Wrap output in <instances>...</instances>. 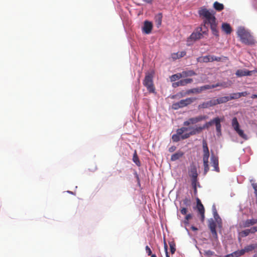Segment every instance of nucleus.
<instances>
[{"label": "nucleus", "instance_id": "obj_47", "mask_svg": "<svg viewBox=\"0 0 257 257\" xmlns=\"http://www.w3.org/2000/svg\"><path fill=\"white\" fill-rule=\"evenodd\" d=\"M213 215H214V218L215 219V220L218 221V219H219L220 220H221V218L219 217L216 210L215 209L214 211H213Z\"/></svg>", "mask_w": 257, "mask_h": 257}, {"label": "nucleus", "instance_id": "obj_38", "mask_svg": "<svg viewBox=\"0 0 257 257\" xmlns=\"http://www.w3.org/2000/svg\"><path fill=\"white\" fill-rule=\"evenodd\" d=\"M211 239L214 241H218V236L216 230L211 231Z\"/></svg>", "mask_w": 257, "mask_h": 257}, {"label": "nucleus", "instance_id": "obj_20", "mask_svg": "<svg viewBox=\"0 0 257 257\" xmlns=\"http://www.w3.org/2000/svg\"><path fill=\"white\" fill-rule=\"evenodd\" d=\"M222 30L226 34H230L232 31V28L227 23H223L221 26Z\"/></svg>", "mask_w": 257, "mask_h": 257}, {"label": "nucleus", "instance_id": "obj_5", "mask_svg": "<svg viewBox=\"0 0 257 257\" xmlns=\"http://www.w3.org/2000/svg\"><path fill=\"white\" fill-rule=\"evenodd\" d=\"M208 29L207 28L204 29L203 27L201 26L195 29V31L193 32L190 37L187 39V45H190V42L193 41H195L201 39L203 35H207Z\"/></svg>", "mask_w": 257, "mask_h": 257}, {"label": "nucleus", "instance_id": "obj_13", "mask_svg": "<svg viewBox=\"0 0 257 257\" xmlns=\"http://www.w3.org/2000/svg\"><path fill=\"white\" fill-rule=\"evenodd\" d=\"M187 212H188L187 208H186V207H181V208H180L181 213L183 215H186L185 219L184 220V223L186 225L189 224V221L192 218V214L191 213H189V214H187Z\"/></svg>", "mask_w": 257, "mask_h": 257}, {"label": "nucleus", "instance_id": "obj_46", "mask_svg": "<svg viewBox=\"0 0 257 257\" xmlns=\"http://www.w3.org/2000/svg\"><path fill=\"white\" fill-rule=\"evenodd\" d=\"M214 252L210 250H205L204 251V254L208 256H210L212 255H213Z\"/></svg>", "mask_w": 257, "mask_h": 257}, {"label": "nucleus", "instance_id": "obj_64", "mask_svg": "<svg viewBox=\"0 0 257 257\" xmlns=\"http://www.w3.org/2000/svg\"><path fill=\"white\" fill-rule=\"evenodd\" d=\"M151 257H157L156 255L155 254H153L151 255Z\"/></svg>", "mask_w": 257, "mask_h": 257}, {"label": "nucleus", "instance_id": "obj_11", "mask_svg": "<svg viewBox=\"0 0 257 257\" xmlns=\"http://www.w3.org/2000/svg\"><path fill=\"white\" fill-rule=\"evenodd\" d=\"M188 174L191 178V183L198 182V173L196 165L194 163H192L188 170Z\"/></svg>", "mask_w": 257, "mask_h": 257}, {"label": "nucleus", "instance_id": "obj_32", "mask_svg": "<svg viewBox=\"0 0 257 257\" xmlns=\"http://www.w3.org/2000/svg\"><path fill=\"white\" fill-rule=\"evenodd\" d=\"M183 205L185 206L187 208L188 207H190L191 205V201L190 198H185L182 200Z\"/></svg>", "mask_w": 257, "mask_h": 257}, {"label": "nucleus", "instance_id": "obj_25", "mask_svg": "<svg viewBox=\"0 0 257 257\" xmlns=\"http://www.w3.org/2000/svg\"><path fill=\"white\" fill-rule=\"evenodd\" d=\"M214 8L217 11H221L224 9V5L218 2H215L213 4Z\"/></svg>", "mask_w": 257, "mask_h": 257}, {"label": "nucleus", "instance_id": "obj_17", "mask_svg": "<svg viewBox=\"0 0 257 257\" xmlns=\"http://www.w3.org/2000/svg\"><path fill=\"white\" fill-rule=\"evenodd\" d=\"M212 166L214 167V170L217 172H219V168L218 166V159L217 157L214 156L212 157L211 159Z\"/></svg>", "mask_w": 257, "mask_h": 257}, {"label": "nucleus", "instance_id": "obj_39", "mask_svg": "<svg viewBox=\"0 0 257 257\" xmlns=\"http://www.w3.org/2000/svg\"><path fill=\"white\" fill-rule=\"evenodd\" d=\"M208 103V105L209 107L215 106L217 105V102L216 99H212L209 101H207Z\"/></svg>", "mask_w": 257, "mask_h": 257}, {"label": "nucleus", "instance_id": "obj_63", "mask_svg": "<svg viewBox=\"0 0 257 257\" xmlns=\"http://www.w3.org/2000/svg\"><path fill=\"white\" fill-rule=\"evenodd\" d=\"M254 194H255V195H257V189L256 190H254Z\"/></svg>", "mask_w": 257, "mask_h": 257}, {"label": "nucleus", "instance_id": "obj_19", "mask_svg": "<svg viewBox=\"0 0 257 257\" xmlns=\"http://www.w3.org/2000/svg\"><path fill=\"white\" fill-rule=\"evenodd\" d=\"M184 155V153L183 152L179 151L171 156V161H175L182 157Z\"/></svg>", "mask_w": 257, "mask_h": 257}, {"label": "nucleus", "instance_id": "obj_15", "mask_svg": "<svg viewBox=\"0 0 257 257\" xmlns=\"http://www.w3.org/2000/svg\"><path fill=\"white\" fill-rule=\"evenodd\" d=\"M252 71H249L246 69H238L236 71L235 74L238 77H242L244 76H250L252 75Z\"/></svg>", "mask_w": 257, "mask_h": 257}, {"label": "nucleus", "instance_id": "obj_1", "mask_svg": "<svg viewBox=\"0 0 257 257\" xmlns=\"http://www.w3.org/2000/svg\"><path fill=\"white\" fill-rule=\"evenodd\" d=\"M237 35L241 42L246 45H252L255 43L253 36L243 27H240L237 29Z\"/></svg>", "mask_w": 257, "mask_h": 257}, {"label": "nucleus", "instance_id": "obj_24", "mask_svg": "<svg viewBox=\"0 0 257 257\" xmlns=\"http://www.w3.org/2000/svg\"><path fill=\"white\" fill-rule=\"evenodd\" d=\"M256 248H257V243H254V244H249L248 245L245 246L243 249V250L244 251V253H245V252H248L249 251H251Z\"/></svg>", "mask_w": 257, "mask_h": 257}, {"label": "nucleus", "instance_id": "obj_36", "mask_svg": "<svg viewBox=\"0 0 257 257\" xmlns=\"http://www.w3.org/2000/svg\"><path fill=\"white\" fill-rule=\"evenodd\" d=\"M170 248V251L172 254H173L175 253L176 251V245L175 243L173 241L169 242V243Z\"/></svg>", "mask_w": 257, "mask_h": 257}, {"label": "nucleus", "instance_id": "obj_8", "mask_svg": "<svg viewBox=\"0 0 257 257\" xmlns=\"http://www.w3.org/2000/svg\"><path fill=\"white\" fill-rule=\"evenodd\" d=\"M196 98L189 97L185 99H182L179 102L174 103L172 104V108L174 109H178L180 108H182L193 103L195 100Z\"/></svg>", "mask_w": 257, "mask_h": 257}, {"label": "nucleus", "instance_id": "obj_4", "mask_svg": "<svg viewBox=\"0 0 257 257\" xmlns=\"http://www.w3.org/2000/svg\"><path fill=\"white\" fill-rule=\"evenodd\" d=\"M199 14L201 17L204 18L203 21V24L201 25L204 29H205L206 25L212 24L216 22V18L213 14H212L207 9H201L199 11Z\"/></svg>", "mask_w": 257, "mask_h": 257}, {"label": "nucleus", "instance_id": "obj_31", "mask_svg": "<svg viewBox=\"0 0 257 257\" xmlns=\"http://www.w3.org/2000/svg\"><path fill=\"white\" fill-rule=\"evenodd\" d=\"M196 124L195 120L194 117H191L189 118L187 120L183 122L184 126H189L190 124Z\"/></svg>", "mask_w": 257, "mask_h": 257}, {"label": "nucleus", "instance_id": "obj_50", "mask_svg": "<svg viewBox=\"0 0 257 257\" xmlns=\"http://www.w3.org/2000/svg\"><path fill=\"white\" fill-rule=\"evenodd\" d=\"M221 60H222V58L221 57L212 56V62L214 61L219 62V61H221Z\"/></svg>", "mask_w": 257, "mask_h": 257}, {"label": "nucleus", "instance_id": "obj_48", "mask_svg": "<svg viewBox=\"0 0 257 257\" xmlns=\"http://www.w3.org/2000/svg\"><path fill=\"white\" fill-rule=\"evenodd\" d=\"M241 233L244 236H247L248 235H249L250 232V230H249V229H245V230H243L242 232H241Z\"/></svg>", "mask_w": 257, "mask_h": 257}, {"label": "nucleus", "instance_id": "obj_40", "mask_svg": "<svg viewBox=\"0 0 257 257\" xmlns=\"http://www.w3.org/2000/svg\"><path fill=\"white\" fill-rule=\"evenodd\" d=\"M198 184V186H199V183L198 182H192L191 183V185L192 186V188L194 190V195H196L197 193V184Z\"/></svg>", "mask_w": 257, "mask_h": 257}, {"label": "nucleus", "instance_id": "obj_28", "mask_svg": "<svg viewBox=\"0 0 257 257\" xmlns=\"http://www.w3.org/2000/svg\"><path fill=\"white\" fill-rule=\"evenodd\" d=\"M162 15L160 13L155 17V22L157 25V27L159 28L162 23Z\"/></svg>", "mask_w": 257, "mask_h": 257}, {"label": "nucleus", "instance_id": "obj_23", "mask_svg": "<svg viewBox=\"0 0 257 257\" xmlns=\"http://www.w3.org/2000/svg\"><path fill=\"white\" fill-rule=\"evenodd\" d=\"M256 223H257V218L247 219L244 222L243 225L244 227H246L253 225Z\"/></svg>", "mask_w": 257, "mask_h": 257}, {"label": "nucleus", "instance_id": "obj_9", "mask_svg": "<svg viewBox=\"0 0 257 257\" xmlns=\"http://www.w3.org/2000/svg\"><path fill=\"white\" fill-rule=\"evenodd\" d=\"M231 125L233 130L236 132L240 137L245 140H247V136L244 133L243 131L239 128V124L236 117H234L231 121Z\"/></svg>", "mask_w": 257, "mask_h": 257}, {"label": "nucleus", "instance_id": "obj_59", "mask_svg": "<svg viewBox=\"0 0 257 257\" xmlns=\"http://www.w3.org/2000/svg\"><path fill=\"white\" fill-rule=\"evenodd\" d=\"M249 230H250V233H254L255 232V231H254V229H253V227H251V228H250L249 229Z\"/></svg>", "mask_w": 257, "mask_h": 257}, {"label": "nucleus", "instance_id": "obj_62", "mask_svg": "<svg viewBox=\"0 0 257 257\" xmlns=\"http://www.w3.org/2000/svg\"><path fill=\"white\" fill-rule=\"evenodd\" d=\"M253 228L254 229L255 232H256L257 231V226H254V227H253Z\"/></svg>", "mask_w": 257, "mask_h": 257}, {"label": "nucleus", "instance_id": "obj_2", "mask_svg": "<svg viewBox=\"0 0 257 257\" xmlns=\"http://www.w3.org/2000/svg\"><path fill=\"white\" fill-rule=\"evenodd\" d=\"M221 119L218 117H215L208 122H206L203 126H197L196 129L197 133H201L204 129H208L210 126L213 124H215L217 132V136H219L221 134Z\"/></svg>", "mask_w": 257, "mask_h": 257}, {"label": "nucleus", "instance_id": "obj_54", "mask_svg": "<svg viewBox=\"0 0 257 257\" xmlns=\"http://www.w3.org/2000/svg\"><path fill=\"white\" fill-rule=\"evenodd\" d=\"M179 86H180V83H179V81L173 83V86L174 87H177Z\"/></svg>", "mask_w": 257, "mask_h": 257}, {"label": "nucleus", "instance_id": "obj_60", "mask_svg": "<svg viewBox=\"0 0 257 257\" xmlns=\"http://www.w3.org/2000/svg\"><path fill=\"white\" fill-rule=\"evenodd\" d=\"M251 98L252 99L257 98V94H252L251 96Z\"/></svg>", "mask_w": 257, "mask_h": 257}, {"label": "nucleus", "instance_id": "obj_3", "mask_svg": "<svg viewBox=\"0 0 257 257\" xmlns=\"http://www.w3.org/2000/svg\"><path fill=\"white\" fill-rule=\"evenodd\" d=\"M221 86L223 88H226L227 87V84L226 82H222V83H217L213 85H205L204 86L194 88L192 89H189L186 91V94H190L191 93H200L201 92L210 89H212L217 87Z\"/></svg>", "mask_w": 257, "mask_h": 257}, {"label": "nucleus", "instance_id": "obj_14", "mask_svg": "<svg viewBox=\"0 0 257 257\" xmlns=\"http://www.w3.org/2000/svg\"><path fill=\"white\" fill-rule=\"evenodd\" d=\"M153 28V24L151 22L146 21L143 28V32L146 34L151 33Z\"/></svg>", "mask_w": 257, "mask_h": 257}, {"label": "nucleus", "instance_id": "obj_53", "mask_svg": "<svg viewBox=\"0 0 257 257\" xmlns=\"http://www.w3.org/2000/svg\"><path fill=\"white\" fill-rule=\"evenodd\" d=\"M176 149V147L175 146H172L169 149V151L171 153L173 152Z\"/></svg>", "mask_w": 257, "mask_h": 257}, {"label": "nucleus", "instance_id": "obj_56", "mask_svg": "<svg viewBox=\"0 0 257 257\" xmlns=\"http://www.w3.org/2000/svg\"><path fill=\"white\" fill-rule=\"evenodd\" d=\"M179 83H180V86H185V83L183 79H182L180 81H179Z\"/></svg>", "mask_w": 257, "mask_h": 257}, {"label": "nucleus", "instance_id": "obj_37", "mask_svg": "<svg viewBox=\"0 0 257 257\" xmlns=\"http://www.w3.org/2000/svg\"><path fill=\"white\" fill-rule=\"evenodd\" d=\"M202 147H203V151L204 152H209V149L208 148L207 142L203 140L202 142Z\"/></svg>", "mask_w": 257, "mask_h": 257}, {"label": "nucleus", "instance_id": "obj_45", "mask_svg": "<svg viewBox=\"0 0 257 257\" xmlns=\"http://www.w3.org/2000/svg\"><path fill=\"white\" fill-rule=\"evenodd\" d=\"M208 107L209 106L207 102H204L198 105L199 108H206Z\"/></svg>", "mask_w": 257, "mask_h": 257}, {"label": "nucleus", "instance_id": "obj_43", "mask_svg": "<svg viewBox=\"0 0 257 257\" xmlns=\"http://www.w3.org/2000/svg\"><path fill=\"white\" fill-rule=\"evenodd\" d=\"M216 223L214 222H212L209 224V227L210 231L216 230Z\"/></svg>", "mask_w": 257, "mask_h": 257}, {"label": "nucleus", "instance_id": "obj_52", "mask_svg": "<svg viewBox=\"0 0 257 257\" xmlns=\"http://www.w3.org/2000/svg\"><path fill=\"white\" fill-rule=\"evenodd\" d=\"M240 95V97L242 96H246L248 94V93L247 91H243L241 92H239Z\"/></svg>", "mask_w": 257, "mask_h": 257}, {"label": "nucleus", "instance_id": "obj_44", "mask_svg": "<svg viewBox=\"0 0 257 257\" xmlns=\"http://www.w3.org/2000/svg\"><path fill=\"white\" fill-rule=\"evenodd\" d=\"M186 95H188V94H186V92H184H184H180L179 93L176 94L175 95L172 96V98H175L177 96H178L179 98L183 97L185 96Z\"/></svg>", "mask_w": 257, "mask_h": 257}, {"label": "nucleus", "instance_id": "obj_27", "mask_svg": "<svg viewBox=\"0 0 257 257\" xmlns=\"http://www.w3.org/2000/svg\"><path fill=\"white\" fill-rule=\"evenodd\" d=\"M178 132H179V130H177L176 131V134L172 135V141L174 142H178L180 140H182L181 136L182 135L178 134Z\"/></svg>", "mask_w": 257, "mask_h": 257}, {"label": "nucleus", "instance_id": "obj_33", "mask_svg": "<svg viewBox=\"0 0 257 257\" xmlns=\"http://www.w3.org/2000/svg\"><path fill=\"white\" fill-rule=\"evenodd\" d=\"M208 118V116L204 115H201L196 117H194V119L195 120L196 123L202 121L203 120H205Z\"/></svg>", "mask_w": 257, "mask_h": 257}, {"label": "nucleus", "instance_id": "obj_61", "mask_svg": "<svg viewBox=\"0 0 257 257\" xmlns=\"http://www.w3.org/2000/svg\"><path fill=\"white\" fill-rule=\"evenodd\" d=\"M191 229H192V230H194V231H195V230H197V227H195V226H192V227H191Z\"/></svg>", "mask_w": 257, "mask_h": 257}, {"label": "nucleus", "instance_id": "obj_55", "mask_svg": "<svg viewBox=\"0 0 257 257\" xmlns=\"http://www.w3.org/2000/svg\"><path fill=\"white\" fill-rule=\"evenodd\" d=\"M164 248L166 251V257H169L168 255V252L167 251V245L166 243H165Z\"/></svg>", "mask_w": 257, "mask_h": 257}, {"label": "nucleus", "instance_id": "obj_35", "mask_svg": "<svg viewBox=\"0 0 257 257\" xmlns=\"http://www.w3.org/2000/svg\"><path fill=\"white\" fill-rule=\"evenodd\" d=\"M240 97V95L239 92L233 93L230 95L229 97V100L237 99Z\"/></svg>", "mask_w": 257, "mask_h": 257}, {"label": "nucleus", "instance_id": "obj_34", "mask_svg": "<svg viewBox=\"0 0 257 257\" xmlns=\"http://www.w3.org/2000/svg\"><path fill=\"white\" fill-rule=\"evenodd\" d=\"M182 77V75L181 73H177L176 74L172 75L170 77V80L172 82L175 81L177 80H178Z\"/></svg>", "mask_w": 257, "mask_h": 257}, {"label": "nucleus", "instance_id": "obj_7", "mask_svg": "<svg viewBox=\"0 0 257 257\" xmlns=\"http://www.w3.org/2000/svg\"><path fill=\"white\" fill-rule=\"evenodd\" d=\"M153 73L148 72L143 80V85L150 93H155V87L153 84Z\"/></svg>", "mask_w": 257, "mask_h": 257}, {"label": "nucleus", "instance_id": "obj_29", "mask_svg": "<svg viewBox=\"0 0 257 257\" xmlns=\"http://www.w3.org/2000/svg\"><path fill=\"white\" fill-rule=\"evenodd\" d=\"M133 161L139 167L141 166V163L139 160V157L137 155L136 151H135V152H134V154L133 155Z\"/></svg>", "mask_w": 257, "mask_h": 257}, {"label": "nucleus", "instance_id": "obj_26", "mask_svg": "<svg viewBox=\"0 0 257 257\" xmlns=\"http://www.w3.org/2000/svg\"><path fill=\"white\" fill-rule=\"evenodd\" d=\"M216 99L217 104L225 103L230 100L229 96L221 97Z\"/></svg>", "mask_w": 257, "mask_h": 257}, {"label": "nucleus", "instance_id": "obj_30", "mask_svg": "<svg viewBox=\"0 0 257 257\" xmlns=\"http://www.w3.org/2000/svg\"><path fill=\"white\" fill-rule=\"evenodd\" d=\"M182 77L192 76L196 75V73L193 70H189L187 71H183L181 73Z\"/></svg>", "mask_w": 257, "mask_h": 257}, {"label": "nucleus", "instance_id": "obj_57", "mask_svg": "<svg viewBox=\"0 0 257 257\" xmlns=\"http://www.w3.org/2000/svg\"><path fill=\"white\" fill-rule=\"evenodd\" d=\"M251 185L254 189V190L257 189V184L255 183H253L251 184Z\"/></svg>", "mask_w": 257, "mask_h": 257}, {"label": "nucleus", "instance_id": "obj_49", "mask_svg": "<svg viewBox=\"0 0 257 257\" xmlns=\"http://www.w3.org/2000/svg\"><path fill=\"white\" fill-rule=\"evenodd\" d=\"M146 252L148 255H152V250L149 246L147 245L145 247Z\"/></svg>", "mask_w": 257, "mask_h": 257}, {"label": "nucleus", "instance_id": "obj_51", "mask_svg": "<svg viewBox=\"0 0 257 257\" xmlns=\"http://www.w3.org/2000/svg\"><path fill=\"white\" fill-rule=\"evenodd\" d=\"M183 80L185 82V85L189 84V83H191L193 82V79L192 78H187V79H184Z\"/></svg>", "mask_w": 257, "mask_h": 257}, {"label": "nucleus", "instance_id": "obj_21", "mask_svg": "<svg viewBox=\"0 0 257 257\" xmlns=\"http://www.w3.org/2000/svg\"><path fill=\"white\" fill-rule=\"evenodd\" d=\"M210 29L211 30L212 34L216 37L219 36V32L218 29L217 28V23L216 22H214L210 25Z\"/></svg>", "mask_w": 257, "mask_h": 257}, {"label": "nucleus", "instance_id": "obj_18", "mask_svg": "<svg viewBox=\"0 0 257 257\" xmlns=\"http://www.w3.org/2000/svg\"><path fill=\"white\" fill-rule=\"evenodd\" d=\"M186 52L185 51L174 53L171 54V57L173 60H176L185 56Z\"/></svg>", "mask_w": 257, "mask_h": 257}, {"label": "nucleus", "instance_id": "obj_16", "mask_svg": "<svg viewBox=\"0 0 257 257\" xmlns=\"http://www.w3.org/2000/svg\"><path fill=\"white\" fill-rule=\"evenodd\" d=\"M212 56L207 55L203 57H199L197 59V61L200 63H207L212 62Z\"/></svg>", "mask_w": 257, "mask_h": 257}, {"label": "nucleus", "instance_id": "obj_22", "mask_svg": "<svg viewBox=\"0 0 257 257\" xmlns=\"http://www.w3.org/2000/svg\"><path fill=\"white\" fill-rule=\"evenodd\" d=\"M244 254V251L243 249L240 250H238L235 251L233 252L230 254L227 255V257L232 256V257H239Z\"/></svg>", "mask_w": 257, "mask_h": 257}, {"label": "nucleus", "instance_id": "obj_10", "mask_svg": "<svg viewBox=\"0 0 257 257\" xmlns=\"http://www.w3.org/2000/svg\"><path fill=\"white\" fill-rule=\"evenodd\" d=\"M231 125L233 130L236 132L240 137L245 140H247V136L244 133L243 131L239 128V124L236 117H234L231 121Z\"/></svg>", "mask_w": 257, "mask_h": 257}, {"label": "nucleus", "instance_id": "obj_6", "mask_svg": "<svg viewBox=\"0 0 257 257\" xmlns=\"http://www.w3.org/2000/svg\"><path fill=\"white\" fill-rule=\"evenodd\" d=\"M197 126L195 127H186L185 126L178 128V134H182L181 136L182 140H185L189 138L191 136H194L196 134H199V133H197L196 129Z\"/></svg>", "mask_w": 257, "mask_h": 257}, {"label": "nucleus", "instance_id": "obj_58", "mask_svg": "<svg viewBox=\"0 0 257 257\" xmlns=\"http://www.w3.org/2000/svg\"><path fill=\"white\" fill-rule=\"evenodd\" d=\"M143 2L148 3V4H152L153 0H142Z\"/></svg>", "mask_w": 257, "mask_h": 257}, {"label": "nucleus", "instance_id": "obj_41", "mask_svg": "<svg viewBox=\"0 0 257 257\" xmlns=\"http://www.w3.org/2000/svg\"><path fill=\"white\" fill-rule=\"evenodd\" d=\"M203 165L204 168V174H206L209 169L208 162H203Z\"/></svg>", "mask_w": 257, "mask_h": 257}, {"label": "nucleus", "instance_id": "obj_42", "mask_svg": "<svg viewBox=\"0 0 257 257\" xmlns=\"http://www.w3.org/2000/svg\"><path fill=\"white\" fill-rule=\"evenodd\" d=\"M209 157V152L203 153V162H208Z\"/></svg>", "mask_w": 257, "mask_h": 257}, {"label": "nucleus", "instance_id": "obj_12", "mask_svg": "<svg viewBox=\"0 0 257 257\" xmlns=\"http://www.w3.org/2000/svg\"><path fill=\"white\" fill-rule=\"evenodd\" d=\"M196 201H197V205H196L197 209L199 213L201 215V219L202 221H203L204 220V218H205V215H204L205 209H204V206H203V204H202L200 200L198 198H197Z\"/></svg>", "mask_w": 257, "mask_h": 257}]
</instances>
